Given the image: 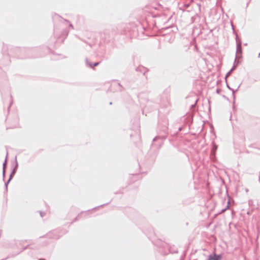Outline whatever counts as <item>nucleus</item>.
Returning <instances> with one entry per match:
<instances>
[{
  "instance_id": "f257e3e1",
  "label": "nucleus",
  "mask_w": 260,
  "mask_h": 260,
  "mask_svg": "<svg viewBox=\"0 0 260 260\" xmlns=\"http://www.w3.org/2000/svg\"><path fill=\"white\" fill-rule=\"evenodd\" d=\"M237 55L240 54L242 52V49H241V42L240 41L238 40V39H237Z\"/></svg>"
},
{
  "instance_id": "0eeeda50",
  "label": "nucleus",
  "mask_w": 260,
  "mask_h": 260,
  "mask_svg": "<svg viewBox=\"0 0 260 260\" xmlns=\"http://www.w3.org/2000/svg\"><path fill=\"white\" fill-rule=\"evenodd\" d=\"M230 72H229V73H228L227 76H228L229 74H230Z\"/></svg>"
},
{
  "instance_id": "7ed1b4c3",
  "label": "nucleus",
  "mask_w": 260,
  "mask_h": 260,
  "mask_svg": "<svg viewBox=\"0 0 260 260\" xmlns=\"http://www.w3.org/2000/svg\"><path fill=\"white\" fill-rule=\"evenodd\" d=\"M6 161H7V159L6 158L5 162L3 164V169H4V171L3 172H4V173H5V166L6 165Z\"/></svg>"
},
{
  "instance_id": "20e7f679",
  "label": "nucleus",
  "mask_w": 260,
  "mask_h": 260,
  "mask_svg": "<svg viewBox=\"0 0 260 260\" xmlns=\"http://www.w3.org/2000/svg\"><path fill=\"white\" fill-rule=\"evenodd\" d=\"M98 64H99V63H98V62L95 63H94V64H93V67H95V66H98Z\"/></svg>"
},
{
  "instance_id": "423d86ee",
  "label": "nucleus",
  "mask_w": 260,
  "mask_h": 260,
  "mask_svg": "<svg viewBox=\"0 0 260 260\" xmlns=\"http://www.w3.org/2000/svg\"><path fill=\"white\" fill-rule=\"evenodd\" d=\"M89 66L91 67H92V64H90Z\"/></svg>"
},
{
  "instance_id": "f03ea898",
  "label": "nucleus",
  "mask_w": 260,
  "mask_h": 260,
  "mask_svg": "<svg viewBox=\"0 0 260 260\" xmlns=\"http://www.w3.org/2000/svg\"><path fill=\"white\" fill-rule=\"evenodd\" d=\"M221 258L220 255L214 254L213 255H210L209 256L208 260H220Z\"/></svg>"
},
{
  "instance_id": "39448f33",
  "label": "nucleus",
  "mask_w": 260,
  "mask_h": 260,
  "mask_svg": "<svg viewBox=\"0 0 260 260\" xmlns=\"http://www.w3.org/2000/svg\"><path fill=\"white\" fill-rule=\"evenodd\" d=\"M11 177H12V175H11L10 178V179H9V181H10V179H11Z\"/></svg>"
}]
</instances>
